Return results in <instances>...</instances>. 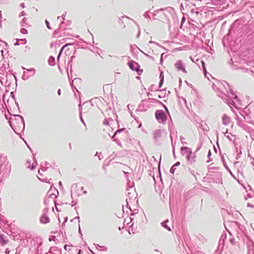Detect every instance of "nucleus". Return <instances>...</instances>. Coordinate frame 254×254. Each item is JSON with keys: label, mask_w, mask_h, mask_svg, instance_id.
Wrapping results in <instances>:
<instances>
[{"label": "nucleus", "mask_w": 254, "mask_h": 254, "mask_svg": "<svg viewBox=\"0 0 254 254\" xmlns=\"http://www.w3.org/2000/svg\"><path fill=\"white\" fill-rule=\"evenodd\" d=\"M212 88L216 92L217 96L221 98L230 106L233 105L234 102L233 100H230V97L229 96L228 91H229V93L236 101L239 102L240 101L237 95L233 89L230 88L228 82L225 81H217L216 84H212Z\"/></svg>", "instance_id": "obj_1"}, {"label": "nucleus", "mask_w": 254, "mask_h": 254, "mask_svg": "<svg viewBox=\"0 0 254 254\" xmlns=\"http://www.w3.org/2000/svg\"><path fill=\"white\" fill-rule=\"evenodd\" d=\"M131 194L130 192H128V198L126 199L127 207L128 208L131 212L130 216L129 219L130 222L135 220L136 222L140 223L143 222V219L145 218V215L143 212H138V209H134L132 210L129 205V203H131L132 201L135 200L130 196Z\"/></svg>", "instance_id": "obj_2"}, {"label": "nucleus", "mask_w": 254, "mask_h": 254, "mask_svg": "<svg viewBox=\"0 0 254 254\" xmlns=\"http://www.w3.org/2000/svg\"><path fill=\"white\" fill-rule=\"evenodd\" d=\"M8 124L17 134H20L24 131L25 123L22 116L19 115H14V119L8 121Z\"/></svg>", "instance_id": "obj_3"}, {"label": "nucleus", "mask_w": 254, "mask_h": 254, "mask_svg": "<svg viewBox=\"0 0 254 254\" xmlns=\"http://www.w3.org/2000/svg\"><path fill=\"white\" fill-rule=\"evenodd\" d=\"M10 172V166L8 164H0V184L2 180L8 177Z\"/></svg>", "instance_id": "obj_4"}, {"label": "nucleus", "mask_w": 254, "mask_h": 254, "mask_svg": "<svg viewBox=\"0 0 254 254\" xmlns=\"http://www.w3.org/2000/svg\"><path fill=\"white\" fill-rule=\"evenodd\" d=\"M181 150L182 155H186L187 160L190 163H192L195 161V156L193 153H192L190 148L188 147H182Z\"/></svg>", "instance_id": "obj_5"}, {"label": "nucleus", "mask_w": 254, "mask_h": 254, "mask_svg": "<svg viewBox=\"0 0 254 254\" xmlns=\"http://www.w3.org/2000/svg\"><path fill=\"white\" fill-rule=\"evenodd\" d=\"M244 241L247 246L248 254H254V243L253 241L248 236H246Z\"/></svg>", "instance_id": "obj_6"}, {"label": "nucleus", "mask_w": 254, "mask_h": 254, "mask_svg": "<svg viewBox=\"0 0 254 254\" xmlns=\"http://www.w3.org/2000/svg\"><path fill=\"white\" fill-rule=\"evenodd\" d=\"M155 118L160 123H165L167 120V116L164 111L159 110L155 112Z\"/></svg>", "instance_id": "obj_7"}, {"label": "nucleus", "mask_w": 254, "mask_h": 254, "mask_svg": "<svg viewBox=\"0 0 254 254\" xmlns=\"http://www.w3.org/2000/svg\"><path fill=\"white\" fill-rule=\"evenodd\" d=\"M128 65L132 70L135 71L138 75H141L143 72V70L140 69L139 64L134 61H130L128 63Z\"/></svg>", "instance_id": "obj_8"}, {"label": "nucleus", "mask_w": 254, "mask_h": 254, "mask_svg": "<svg viewBox=\"0 0 254 254\" xmlns=\"http://www.w3.org/2000/svg\"><path fill=\"white\" fill-rule=\"evenodd\" d=\"M175 67L178 71H182L186 73L187 71L186 70V67L182 61L180 60L178 61L174 64Z\"/></svg>", "instance_id": "obj_9"}, {"label": "nucleus", "mask_w": 254, "mask_h": 254, "mask_svg": "<svg viewBox=\"0 0 254 254\" xmlns=\"http://www.w3.org/2000/svg\"><path fill=\"white\" fill-rule=\"evenodd\" d=\"M237 124L239 127L243 128L244 130L249 132L251 130V127H249L248 125L245 124L244 121L240 119L239 117L236 118Z\"/></svg>", "instance_id": "obj_10"}, {"label": "nucleus", "mask_w": 254, "mask_h": 254, "mask_svg": "<svg viewBox=\"0 0 254 254\" xmlns=\"http://www.w3.org/2000/svg\"><path fill=\"white\" fill-rule=\"evenodd\" d=\"M146 101L148 102H150V103H160V104H161L164 108L165 109V110H166V111L169 114V111H168V109H167V108L166 107V106L163 104L161 101L157 100V99H154V98H148V99L146 100Z\"/></svg>", "instance_id": "obj_11"}, {"label": "nucleus", "mask_w": 254, "mask_h": 254, "mask_svg": "<svg viewBox=\"0 0 254 254\" xmlns=\"http://www.w3.org/2000/svg\"><path fill=\"white\" fill-rule=\"evenodd\" d=\"M8 242L7 237L5 236L2 234H0V243L1 245L3 246L6 244Z\"/></svg>", "instance_id": "obj_12"}, {"label": "nucleus", "mask_w": 254, "mask_h": 254, "mask_svg": "<svg viewBox=\"0 0 254 254\" xmlns=\"http://www.w3.org/2000/svg\"><path fill=\"white\" fill-rule=\"evenodd\" d=\"M40 222L42 223L46 224L50 222V219L45 214H43L40 218Z\"/></svg>", "instance_id": "obj_13"}, {"label": "nucleus", "mask_w": 254, "mask_h": 254, "mask_svg": "<svg viewBox=\"0 0 254 254\" xmlns=\"http://www.w3.org/2000/svg\"><path fill=\"white\" fill-rule=\"evenodd\" d=\"M162 132L160 129L157 130L154 133V140L155 142H157L158 139L161 136Z\"/></svg>", "instance_id": "obj_14"}, {"label": "nucleus", "mask_w": 254, "mask_h": 254, "mask_svg": "<svg viewBox=\"0 0 254 254\" xmlns=\"http://www.w3.org/2000/svg\"><path fill=\"white\" fill-rule=\"evenodd\" d=\"M226 238V234H223L221 235L218 244V247L219 248L221 246H222V248L223 247L224 245V241Z\"/></svg>", "instance_id": "obj_15"}, {"label": "nucleus", "mask_w": 254, "mask_h": 254, "mask_svg": "<svg viewBox=\"0 0 254 254\" xmlns=\"http://www.w3.org/2000/svg\"><path fill=\"white\" fill-rule=\"evenodd\" d=\"M230 122V118L224 114L222 117V123L224 125H228Z\"/></svg>", "instance_id": "obj_16"}, {"label": "nucleus", "mask_w": 254, "mask_h": 254, "mask_svg": "<svg viewBox=\"0 0 254 254\" xmlns=\"http://www.w3.org/2000/svg\"><path fill=\"white\" fill-rule=\"evenodd\" d=\"M175 137L176 138H177V131H171L170 134V137L171 139V144H176V141H175L174 142H173V137Z\"/></svg>", "instance_id": "obj_17"}, {"label": "nucleus", "mask_w": 254, "mask_h": 254, "mask_svg": "<svg viewBox=\"0 0 254 254\" xmlns=\"http://www.w3.org/2000/svg\"><path fill=\"white\" fill-rule=\"evenodd\" d=\"M127 18L132 20L134 22V23H135V24L136 25V26L137 27V28L138 30V32L136 35V38H138L140 36V31H141V28H140V26L139 25L138 23L137 22H136L135 20H133L131 18H129L128 17H127Z\"/></svg>", "instance_id": "obj_18"}, {"label": "nucleus", "mask_w": 254, "mask_h": 254, "mask_svg": "<svg viewBox=\"0 0 254 254\" xmlns=\"http://www.w3.org/2000/svg\"><path fill=\"white\" fill-rule=\"evenodd\" d=\"M48 63L51 66L55 65V58L53 56L50 57V58L48 60Z\"/></svg>", "instance_id": "obj_19"}, {"label": "nucleus", "mask_w": 254, "mask_h": 254, "mask_svg": "<svg viewBox=\"0 0 254 254\" xmlns=\"http://www.w3.org/2000/svg\"><path fill=\"white\" fill-rule=\"evenodd\" d=\"M180 164V162H177L170 169V172L172 174H174L176 170V167L179 166Z\"/></svg>", "instance_id": "obj_20"}, {"label": "nucleus", "mask_w": 254, "mask_h": 254, "mask_svg": "<svg viewBox=\"0 0 254 254\" xmlns=\"http://www.w3.org/2000/svg\"><path fill=\"white\" fill-rule=\"evenodd\" d=\"M26 70L30 73V74L27 77L26 79H28L29 77L33 76L35 73V70L34 68L27 69Z\"/></svg>", "instance_id": "obj_21"}, {"label": "nucleus", "mask_w": 254, "mask_h": 254, "mask_svg": "<svg viewBox=\"0 0 254 254\" xmlns=\"http://www.w3.org/2000/svg\"><path fill=\"white\" fill-rule=\"evenodd\" d=\"M64 24V21H62L61 22L60 24L59 25V28L55 30L56 33L59 32L61 30H64L65 29V28L63 27V25Z\"/></svg>", "instance_id": "obj_22"}, {"label": "nucleus", "mask_w": 254, "mask_h": 254, "mask_svg": "<svg viewBox=\"0 0 254 254\" xmlns=\"http://www.w3.org/2000/svg\"><path fill=\"white\" fill-rule=\"evenodd\" d=\"M71 44H66L65 45H64V46H63V47L61 48L59 54H58V57H57V59L58 60H59L60 59V58L61 56V54L63 51V50L66 47H67L68 45H70Z\"/></svg>", "instance_id": "obj_23"}, {"label": "nucleus", "mask_w": 254, "mask_h": 254, "mask_svg": "<svg viewBox=\"0 0 254 254\" xmlns=\"http://www.w3.org/2000/svg\"><path fill=\"white\" fill-rule=\"evenodd\" d=\"M28 19L24 17L20 22V25L22 27H27Z\"/></svg>", "instance_id": "obj_24"}, {"label": "nucleus", "mask_w": 254, "mask_h": 254, "mask_svg": "<svg viewBox=\"0 0 254 254\" xmlns=\"http://www.w3.org/2000/svg\"><path fill=\"white\" fill-rule=\"evenodd\" d=\"M168 222V220H167L165 221L164 222H162L161 223V225L164 228H165L168 231H171V229L170 227L168 226V225L167 224V223Z\"/></svg>", "instance_id": "obj_25"}, {"label": "nucleus", "mask_w": 254, "mask_h": 254, "mask_svg": "<svg viewBox=\"0 0 254 254\" xmlns=\"http://www.w3.org/2000/svg\"><path fill=\"white\" fill-rule=\"evenodd\" d=\"M49 193V191L48 193L47 197H49V199L51 198L53 199L54 201H55V199L57 197V195L54 193Z\"/></svg>", "instance_id": "obj_26"}, {"label": "nucleus", "mask_w": 254, "mask_h": 254, "mask_svg": "<svg viewBox=\"0 0 254 254\" xmlns=\"http://www.w3.org/2000/svg\"><path fill=\"white\" fill-rule=\"evenodd\" d=\"M200 62L202 65V67L203 70L204 74H205V76H206V69L205 68V62L203 61H200Z\"/></svg>", "instance_id": "obj_27"}, {"label": "nucleus", "mask_w": 254, "mask_h": 254, "mask_svg": "<svg viewBox=\"0 0 254 254\" xmlns=\"http://www.w3.org/2000/svg\"><path fill=\"white\" fill-rule=\"evenodd\" d=\"M125 129V128H123L119 129L117 130H116V132L114 133V134L113 135V136L112 137V139L114 140V139H116L115 135L116 134H117V133L122 132V131L124 130Z\"/></svg>", "instance_id": "obj_28"}, {"label": "nucleus", "mask_w": 254, "mask_h": 254, "mask_svg": "<svg viewBox=\"0 0 254 254\" xmlns=\"http://www.w3.org/2000/svg\"><path fill=\"white\" fill-rule=\"evenodd\" d=\"M41 165L42 167H44V166L47 168L51 166L50 164L47 162H43L41 163Z\"/></svg>", "instance_id": "obj_29"}, {"label": "nucleus", "mask_w": 254, "mask_h": 254, "mask_svg": "<svg viewBox=\"0 0 254 254\" xmlns=\"http://www.w3.org/2000/svg\"><path fill=\"white\" fill-rule=\"evenodd\" d=\"M249 116L248 115L247 116V117H244V118L245 119V120H246V122L248 123L254 124V122L253 121L249 120Z\"/></svg>", "instance_id": "obj_30"}, {"label": "nucleus", "mask_w": 254, "mask_h": 254, "mask_svg": "<svg viewBox=\"0 0 254 254\" xmlns=\"http://www.w3.org/2000/svg\"><path fill=\"white\" fill-rule=\"evenodd\" d=\"M227 138L230 140H232L233 138H235V135H233L231 133H230V135H228L227 136H226Z\"/></svg>", "instance_id": "obj_31"}, {"label": "nucleus", "mask_w": 254, "mask_h": 254, "mask_svg": "<svg viewBox=\"0 0 254 254\" xmlns=\"http://www.w3.org/2000/svg\"><path fill=\"white\" fill-rule=\"evenodd\" d=\"M47 169H48L47 168H46V167H45L44 166V167H42V165H41V168H40V170H39L38 171V174L40 175V176H42V174H41L40 173V170H42L43 171H46Z\"/></svg>", "instance_id": "obj_32"}, {"label": "nucleus", "mask_w": 254, "mask_h": 254, "mask_svg": "<svg viewBox=\"0 0 254 254\" xmlns=\"http://www.w3.org/2000/svg\"><path fill=\"white\" fill-rule=\"evenodd\" d=\"M98 156V158H99V160H101L103 158V156L101 153V152H100L99 154H98V152H97L95 154V156Z\"/></svg>", "instance_id": "obj_33"}, {"label": "nucleus", "mask_w": 254, "mask_h": 254, "mask_svg": "<svg viewBox=\"0 0 254 254\" xmlns=\"http://www.w3.org/2000/svg\"><path fill=\"white\" fill-rule=\"evenodd\" d=\"M20 32L23 34H26L28 33V31L25 28H22L20 29Z\"/></svg>", "instance_id": "obj_34"}, {"label": "nucleus", "mask_w": 254, "mask_h": 254, "mask_svg": "<svg viewBox=\"0 0 254 254\" xmlns=\"http://www.w3.org/2000/svg\"><path fill=\"white\" fill-rule=\"evenodd\" d=\"M149 13H150V11H146L144 14H143V16H144L145 18H150V16H149Z\"/></svg>", "instance_id": "obj_35"}, {"label": "nucleus", "mask_w": 254, "mask_h": 254, "mask_svg": "<svg viewBox=\"0 0 254 254\" xmlns=\"http://www.w3.org/2000/svg\"><path fill=\"white\" fill-rule=\"evenodd\" d=\"M33 159H34V163L32 164V165H31V166L30 167L31 170H33V169H34L35 168V166L34 165V163H35L36 165L37 164V161H36V160L35 158L34 157Z\"/></svg>", "instance_id": "obj_36"}, {"label": "nucleus", "mask_w": 254, "mask_h": 254, "mask_svg": "<svg viewBox=\"0 0 254 254\" xmlns=\"http://www.w3.org/2000/svg\"><path fill=\"white\" fill-rule=\"evenodd\" d=\"M184 139H185V138L182 136H180V140H181V143L182 144L184 145V144H187V142L185 141V140H183Z\"/></svg>", "instance_id": "obj_37"}, {"label": "nucleus", "mask_w": 254, "mask_h": 254, "mask_svg": "<svg viewBox=\"0 0 254 254\" xmlns=\"http://www.w3.org/2000/svg\"><path fill=\"white\" fill-rule=\"evenodd\" d=\"M221 159H222V161L223 162V165L224 166H225V167L227 169L228 168V166H227L226 165V163L225 162V161L224 160V157L223 156H221Z\"/></svg>", "instance_id": "obj_38"}, {"label": "nucleus", "mask_w": 254, "mask_h": 254, "mask_svg": "<svg viewBox=\"0 0 254 254\" xmlns=\"http://www.w3.org/2000/svg\"><path fill=\"white\" fill-rule=\"evenodd\" d=\"M164 82V77L162 76V79L160 80L159 83V88H161L162 85H163Z\"/></svg>", "instance_id": "obj_39"}, {"label": "nucleus", "mask_w": 254, "mask_h": 254, "mask_svg": "<svg viewBox=\"0 0 254 254\" xmlns=\"http://www.w3.org/2000/svg\"><path fill=\"white\" fill-rule=\"evenodd\" d=\"M171 145H172V146L173 156H174V158H176L175 152V144H171Z\"/></svg>", "instance_id": "obj_40"}, {"label": "nucleus", "mask_w": 254, "mask_h": 254, "mask_svg": "<svg viewBox=\"0 0 254 254\" xmlns=\"http://www.w3.org/2000/svg\"><path fill=\"white\" fill-rule=\"evenodd\" d=\"M134 186V183L133 182H129L127 184V187L130 189H132L133 186Z\"/></svg>", "instance_id": "obj_41"}, {"label": "nucleus", "mask_w": 254, "mask_h": 254, "mask_svg": "<svg viewBox=\"0 0 254 254\" xmlns=\"http://www.w3.org/2000/svg\"><path fill=\"white\" fill-rule=\"evenodd\" d=\"M80 120L81 121V122H82V123L85 126H86V124H85V123L84 122L82 116H81V112H80Z\"/></svg>", "instance_id": "obj_42"}, {"label": "nucleus", "mask_w": 254, "mask_h": 254, "mask_svg": "<svg viewBox=\"0 0 254 254\" xmlns=\"http://www.w3.org/2000/svg\"><path fill=\"white\" fill-rule=\"evenodd\" d=\"M45 23L46 24V26H47V27L49 29H51V26H50V23L49 22V21L47 20H45Z\"/></svg>", "instance_id": "obj_43"}, {"label": "nucleus", "mask_w": 254, "mask_h": 254, "mask_svg": "<svg viewBox=\"0 0 254 254\" xmlns=\"http://www.w3.org/2000/svg\"><path fill=\"white\" fill-rule=\"evenodd\" d=\"M49 201H50V199L49 198V197H46L45 199V200H44V203L45 205H48L49 202Z\"/></svg>", "instance_id": "obj_44"}, {"label": "nucleus", "mask_w": 254, "mask_h": 254, "mask_svg": "<svg viewBox=\"0 0 254 254\" xmlns=\"http://www.w3.org/2000/svg\"><path fill=\"white\" fill-rule=\"evenodd\" d=\"M18 40H19V41L22 42V43H23V44H26V42H27V40H26V39L25 38L18 39Z\"/></svg>", "instance_id": "obj_45"}, {"label": "nucleus", "mask_w": 254, "mask_h": 254, "mask_svg": "<svg viewBox=\"0 0 254 254\" xmlns=\"http://www.w3.org/2000/svg\"><path fill=\"white\" fill-rule=\"evenodd\" d=\"M114 141H115L119 145L121 146V142L117 139H114Z\"/></svg>", "instance_id": "obj_46"}, {"label": "nucleus", "mask_w": 254, "mask_h": 254, "mask_svg": "<svg viewBox=\"0 0 254 254\" xmlns=\"http://www.w3.org/2000/svg\"><path fill=\"white\" fill-rule=\"evenodd\" d=\"M67 219H68V218L67 216H66L64 218V223H63L62 224V226L63 227L64 226H65V223L67 222Z\"/></svg>", "instance_id": "obj_47"}, {"label": "nucleus", "mask_w": 254, "mask_h": 254, "mask_svg": "<svg viewBox=\"0 0 254 254\" xmlns=\"http://www.w3.org/2000/svg\"><path fill=\"white\" fill-rule=\"evenodd\" d=\"M4 115V117H5V119H6V120H8V121L9 120L12 121V118H8V115H7L6 113H5Z\"/></svg>", "instance_id": "obj_48"}, {"label": "nucleus", "mask_w": 254, "mask_h": 254, "mask_svg": "<svg viewBox=\"0 0 254 254\" xmlns=\"http://www.w3.org/2000/svg\"><path fill=\"white\" fill-rule=\"evenodd\" d=\"M229 172L230 173V174H231V175L235 179H236V178L235 177V176L232 174V172L231 171V170L229 169V168L227 169Z\"/></svg>", "instance_id": "obj_49"}, {"label": "nucleus", "mask_w": 254, "mask_h": 254, "mask_svg": "<svg viewBox=\"0 0 254 254\" xmlns=\"http://www.w3.org/2000/svg\"><path fill=\"white\" fill-rule=\"evenodd\" d=\"M103 124L105 125H109V122H108V119H105L104 121H103Z\"/></svg>", "instance_id": "obj_50"}, {"label": "nucleus", "mask_w": 254, "mask_h": 254, "mask_svg": "<svg viewBox=\"0 0 254 254\" xmlns=\"http://www.w3.org/2000/svg\"><path fill=\"white\" fill-rule=\"evenodd\" d=\"M230 243L233 245L234 244L235 240L234 238H230Z\"/></svg>", "instance_id": "obj_51"}, {"label": "nucleus", "mask_w": 254, "mask_h": 254, "mask_svg": "<svg viewBox=\"0 0 254 254\" xmlns=\"http://www.w3.org/2000/svg\"><path fill=\"white\" fill-rule=\"evenodd\" d=\"M76 203H77V201H74V200H73V201L71 202V206H74Z\"/></svg>", "instance_id": "obj_52"}, {"label": "nucleus", "mask_w": 254, "mask_h": 254, "mask_svg": "<svg viewBox=\"0 0 254 254\" xmlns=\"http://www.w3.org/2000/svg\"><path fill=\"white\" fill-rule=\"evenodd\" d=\"M185 21H186V19H185V17H184V16H183V17H182V18L181 25H182V24H183V23L184 22H185Z\"/></svg>", "instance_id": "obj_53"}, {"label": "nucleus", "mask_w": 254, "mask_h": 254, "mask_svg": "<svg viewBox=\"0 0 254 254\" xmlns=\"http://www.w3.org/2000/svg\"><path fill=\"white\" fill-rule=\"evenodd\" d=\"M10 251L8 249H6L5 251V254H9Z\"/></svg>", "instance_id": "obj_54"}, {"label": "nucleus", "mask_w": 254, "mask_h": 254, "mask_svg": "<svg viewBox=\"0 0 254 254\" xmlns=\"http://www.w3.org/2000/svg\"><path fill=\"white\" fill-rule=\"evenodd\" d=\"M97 247H100V248H103V249H104V250H105V251H106V250H107V248L106 247H104V246L102 247V246H99V245H97V246H96V248H97Z\"/></svg>", "instance_id": "obj_55"}, {"label": "nucleus", "mask_w": 254, "mask_h": 254, "mask_svg": "<svg viewBox=\"0 0 254 254\" xmlns=\"http://www.w3.org/2000/svg\"><path fill=\"white\" fill-rule=\"evenodd\" d=\"M247 206L250 207H254V205L252 203H248L247 204Z\"/></svg>", "instance_id": "obj_56"}, {"label": "nucleus", "mask_w": 254, "mask_h": 254, "mask_svg": "<svg viewBox=\"0 0 254 254\" xmlns=\"http://www.w3.org/2000/svg\"><path fill=\"white\" fill-rule=\"evenodd\" d=\"M49 209L48 208H46L44 210V214L47 213L48 212Z\"/></svg>", "instance_id": "obj_57"}, {"label": "nucleus", "mask_w": 254, "mask_h": 254, "mask_svg": "<svg viewBox=\"0 0 254 254\" xmlns=\"http://www.w3.org/2000/svg\"><path fill=\"white\" fill-rule=\"evenodd\" d=\"M24 15H26V13L24 12H22L20 14V15H19V16H24Z\"/></svg>", "instance_id": "obj_58"}, {"label": "nucleus", "mask_w": 254, "mask_h": 254, "mask_svg": "<svg viewBox=\"0 0 254 254\" xmlns=\"http://www.w3.org/2000/svg\"><path fill=\"white\" fill-rule=\"evenodd\" d=\"M211 155V152L210 150H209L208 153V155H207V157L208 158H210Z\"/></svg>", "instance_id": "obj_59"}, {"label": "nucleus", "mask_w": 254, "mask_h": 254, "mask_svg": "<svg viewBox=\"0 0 254 254\" xmlns=\"http://www.w3.org/2000/svg\"><path fill=\"white\" fill-rule=\"evenodd\" d=\"M162 76L164 77L163 74L162 72H161L160 74V75H159V77L161 78V79H162Z\"/></svg>", "instance_id": "obj_60"}, {"label": "nucleus", "mask_w": 254, "mask_h": 254, "mask_svg": "<svg viewBox=\"0 0 254 254\" xmlns=\"http://www.w3.org/2000/svg\"><path fill=\"white\" fill-rule=\"evenodd\" d=\"M57 93H58V95H59V96H60V95H61V89H59L58 90V92H57Z\"/></svg>", "instance_id": "obj_61"}, {"label": "nucleus", "mask_w": 254, "mask_h": 254, "mask_svg": "<svg viewBox=\"0 0 254 254\" xmlns=\"http://www.w3.org/2000/svg\"><path fill=\"white\" fill-rule=\"evenodd\" d=\"M232 224H233L234 225H237V226L239 224L238 222H234H234H232Z\"/></svg>", "instance_id": "obj_62"}, {"label": "nucleus", "mask_w": 254, "mask_h": 254, "mask_svg": "<svg viewBox=\"0 0 254 254\" xmlns=\"http://www.w3.org/2000/svg\"><path fill=\"white\" fill-rule=\"evenodd\" d=\"M18 41H19L18 39H17V41H16V42L14 44V45H15V46L19 45V44H20L19 43Z\"/></svg>", "instance_id": "obj_63"}, {"label": "nucleus", "mask_w": 254, "mask_h": 254, "mask_svg": "<svg viewBox=\"0 0 254 254\" xmlns=\"http://www.w3.org/2000/svg\"><path fill=\"white\" fill-rule=\"evenodd\" d=\"M65 14H63V15H62V16H61V18H62V19H63V20H64V19H65Z\"/></svg>", "instance_id": "obj_64"}]
</instances>
